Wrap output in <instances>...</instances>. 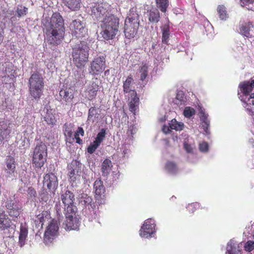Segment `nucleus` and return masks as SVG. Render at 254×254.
I'll use <instances>...</instances> for the list:
<instances>
[{
	"label": "nucleus",
	"mask_w": 254,
	"mask_h": 254,
	"mask_svg": "<svg viewBox=\"0 0 254 254\" xmlns=\"http://www.w3.org/2000/svg\"><path fill=\"white\" fill-rule=\"evenodd\" d=\"M90 8L93 20L101 23L102 37L106 40L114 39L119 31L120 19L112 13L111 5L107 2L95 3Z\"/></svg>",
	"instance_id": "obj_1"
},
{
	"label": "nucleus",
	"mask_w": 254,
	"mask_h": 254,
	"mask_svg": "<svg viewBox=\"0 0 254 254\" xmlns=\"http://www.w3.org/2000/svg\"><path fill=\"white\" fill-rule=\"evenodd\" d=\"M43 31L49 44L56 46L61 43L64 39L65 27L60 13H53L50 19L44 23Z\"/></svg>",
	"instance_id": "obj_2"
},
{
	"label": "nucleus",
	"mask_w": 254,
	"mask_h": 254,
	"mask_svg": "<svg viewBox=\"0 0 254 254\" xmlns=\"http://www.w3.org/2000/svg\"><path fill=\"white\" fill-rule=\"evenodd\" d=\"M90 48L86 42L80 41L72 48L71 57L74 65L83 68L88 62Z\"/></svg>",
	"instance_id": "obj_3"
},
{
	"label": "nucleus",
	"mask_w": 254,
	"mask_h": 254,
	"mask_svg": "<svg viewBox=\"0 0 254 254\" xmlns=\"http://www.w3.org/2000/svg\"><path fill=\"white\" fill-rule=\"evenodd\" d=\"M133 82L132 76L128 75L123 83V91L125 96L128 97L129 110L135 115L139 110L140 101L136 91L132 89Z\"/></svg>",
	"instance_id": "obj_4"
},
{
	"label": "nucleus",
	"mask_w": 254,
	"mask_h": 254,
	"mask_svg": "<svg viewBox=\"0 0 254 254\" xmlns=\"http://www.w3.org/2000/svg\"><path fill=\"white\" fill-rule=\"evenodd\" d=\"M45 83L44 79L38 71L32 73L28 80L29 92L35 100H39L43 95Z\"/></svg>",
	"instance_id": "obj_5"
},
{
	"label": "nucleus",
	"mask_w": 254,
	"mask_h": 254,
	"mask_svg": "<svg viewBox=\"0 0 254 254\" xmlns=\"http://www.w3.org/2000/svg\"><path fill=\"white\" fill-rule=\"evenodd\" d=\"M48 155L47 146L42 141L38 142L34 148L32 163L35 168L41 169L47 161Z\"/></svg>",
	"instance_id": "obj_6"
},
{
	"label": "nucleus",
	"mask_w": 254,
	"mask_h": 254,
	"mask_svg": "<svg viewBox=\"0 0 254 254\" xmlns=\"http://www.w3.org/2000/svg\"><path fill=\"white\" fill-rule=\"evenodd\" d=\"M238 88V97L243 103V105L248 102H250L251 99H254L253 88L249 80L240 82Z\"/></svg>",
	"instance_id": "obj_7"
},
{
	"label": "nucleus",
	"mask_w": 254,
	"mask_h": 254,
	"mask_svg": "<svg viewBox=\"0 0 254 254\" xmlns=\"http://www.w3.org/2000/svg\"><path fill=\"white\" fill-rule=\"evenodd\" d=\"M59 222L55 219H52L44 233L43 241L47 245L51 244L59 235Z\"/></svg>",
	"instance_id": "obj_8"
},
{
	"label": "nucleus",
	"mask_w": 254,
	"mask_h": 254,
	"mask_svg": "<svg viewBox=\"0 0 254 254\" xmlns=\"http://www.w3.org/2000/svg\"><path fill=\"white\" fill-rule=\"evenodd\" d=\"M106 67V59L103 56L94 58L90 63L89 73L92 75L100 74Z\"/></svg>",
	"instance_id": "obj_9"
},
{
	"label": "nucleus",
	"mask_w": 254,
	"mask_h": 254,
	"mask_svg": "<svg viewBox=\"0 0 254 254\" xmlns=\"http://www.w3.org/2000/svg\"><path fill=\"white\" fill-rule=\"evenodd\" d=\"M61 199L64 205L65 212L74 214L76 207L73 205L74 195L70 191L67 190L61 195Z\"/></svg>",
	"instance_id": "obj_10"
},
{
	"label": "nucleus",
	"mask_w": 254,
	"mask_h": 254,
	"mask_svg": "<svg viewBox=\"0 0 254 254\" xmlns=\"http://www.w3.org/2000/svg\"><path fill=\"white\" fill-rule=\"evenodd\" d=\"M69 28L72 36L77 38L84 37L87 32L83 22L79 19L73 20L70 24Z\"/></svg>",
	"instance_id": "obj_11"
},
{
	"label": "nucleus",
	"mask_w": 254,
	"mask_h": 254,
	"mask_svg": "<svg viewBox=\"0 0 254 254\" xmlns=\"http://www.w3.org/2000/svg\"><path fill=\"white\" fill-rule=\"evenodd\" d=\"M84 204L87 208L88 211L86 212L87 217L89 221H93L98 216V210L96 208L95 204L92 202V198L87 194H84L83 196Z\"/></svg>",
	"instance_id": "obj_12"
},
{
	"label": "nucleus",
	"mask_w": 254,
	"mask_h": 254,
	"mask_svg": "<svg viewBox=\"0 0 254 254\" xmlns=\"http://www.w3.org/2000/svg\"><path fill=\"white\" fill-rule=\"evenodd\" d=\"M254 24L252 21H244L240 23L237 31L242 36L249 39L254 37Z\"/></svg>",
	"instance_id": "obj_13"
},
{
	"label": "nucleus",
	"mask_w": 254,
	"mask_h": 254,
	"mask_svg": "<svg viewBox=\"0 0 254 254\" xmlns=\"http://www.w3.org/2000/svg\"><path fill=\"white\" fill-rule=\"evenodd\" d=\"M101 82L97 78H95L87 85L85 90V97L91 101L95 99L98 90L100 89Z\"/></svg>",
	"instance_id": "obj_14"
},
{
	"label": "nucleus",
	"mask_w": 254,
	"mask_h": 254,
	"mask_svg": "<svg viewBox=\"0 0 254 254\" xmlns=\"http://www.w3.org/2000/svg\"><path fill=\"white\" fill-rule=\"evenodd\" d=\"M68 176L70 182H75L80 178V164L76 160H73L68 166Z\"/></svg>",
	"instance_id": "obj_15"
},
{
	"label": "nucleus",
	"mask_w": 254,
	"mask_h": 254,
	"mask_svg": "<svg viewBox=\"0 0 254 254\" xmlns=\"http://www.w3.org/2000/svg\"><path fill=\"white\" fill-rule=\"evenodd\" d=\"M94 189L95 190V198L96 202L99 204H104L105 202V188L103 182L101 180H96L94 183Z\"/></svg>",
	"instance_id": "obj_16"
},
{
	"label": "nucleus",
	"mask_w": 254,
	"mask_h": 254,
	"mask_svg": "<svg viewBox=\"0 0 254 254\" xmlns=\"http://www.w3.org/2000/svg\"><path fill=\"white\" fill-rule=\"evenodd\" d=\"M43 187L47 188L49 191L54 193L58 186V178L52 173L46 174L43 179Z\"/></svg>",
	"instance_id": "obj_17"
},
{
	"label": "nucleus",
	"mask_w": 254,
	"mask_h": 254,
	"mask_svg": "<svg viewBox=\"0 0 254 254\" xmlns=\"http://www.w3.org/2000/svg\"><path fill=\"white\" fill-rule=\"evenodd\" d=\"M155 224L153 220L151 219L146 220L139 231L140 236L145 238L151 237L155 232Z\"/></svg>",
	"instance_id": "obj_18"
},
{
	"label": "nucleus",
	"mask_w": 254,
	"mask_h": 254,
	"mask_svg": "<svg viewBox=\"0 0 254 254\" xmlns=\"http://www.w3.org/2000/svg\"><path fill=\"white\" fill-rule=\"evenodd\" d=\"M66 220L64 223V229L66 230H75L78 229L80 222L79 219L75 216V212L74 214L65 212Z\"/></svg>",
	"instance_id": "obj_19"
},
{
	"label": "nucleus",
	"mask_w": 254,
	"mask_h": 254,
	"mask_svg": "<svg viewBox=\"0 0 254 254\" xmlns=\"http://www.w3.org/2000/svg\"><path fill=\"white\" fill-rule=\"evenodd\" d=\"M139 23L125 21L124 33L126 37L129 39L133 38L137 34Z\"/></svg>",
	"instance_id": "obj_20"
},
{
	"label": "nucleus",
	"mask_w": 254,
	"mask_h": 254,
	"mask_svg": "<svg viewBox=\"0 0 254 254\" xmlns=\"http://www.w3.org/2000/svg\"><path fill=\"white\" fill-rule=\"evenodd\" d=\"M5 207L9 216L12 218H17L20 214L21 207L18 204L12 200L7 201Z\"/></svg>",
	"instance_id": "obj_21"
},
{
	"label": "nucleus",
	"mask_w": 254,
	"mask_h": 254,
	"mask_svg": "<svg viewBox=\"0 0 254 254\" xmlns=\"http://www.w3.org/2000/svg\"><path fill=\"white\" fill-rule=\"evenodd\" d=\"M12 225V220L5 214L4 210L0 209V230H9Z\"/></svg>",
	"instance_id": "obj_22"
},
{
	"label": "nucleus",
	"mask_w": 254,
	"mask_h": 254,
	"mask_svg": "<svg viewBox=\"0 0 254 254\" xmlns=\"http://www.w3.org/2000/svg\"><path fill=\"white\" fill-rule=\"evenodd\" d=\"M56 115L55 110L47 108L46 114L44 117V121L48 125L53 127L56 125L57 122Z\"/></svg>",
	"instance_id": "obj_23"
},
{
	"label": "nucleus",
	"mask_w": 254,
	"mask_h": 254,
	"mask_svg": "<svg viewBox=\"0 0 254 254\" xmlns=\"http://www.w3.org/2000/svg\"><path fill=\"white\" fill-rule=\"evenodd\" d=\"M11 130L9 126L4 122H0V145L5 139L10 137Z\"/></svg>",
	"instance_id": "obj_24"
},
{
	"label": "nucleus",
	"mask_w": 254,
	"mask_h": 254,
	"mask_svg": "<svg viewBox=\"0 0 254 254\" xmlns=\"http://www.w3.org/2000/svg\"><path fill=\"white\" fill-rule=\"evenodd\" d=\"M5 171L9 175H12L15 172L16 162L13 157L8 155L5 160Z\"/></svg>",
	"instance_id": "obj_25"
},
{
	"label": "nucleus",
	"mask_w": 254,
	"mask_h": 254,
	"mask_svg": "<svg viewBox=\"0 0 254 254\" xmlns=\"http://www.w3.org/2000/svg\"><path fill=\"white\" fill-rule=\"evenodd\" d=\"M59 94L62 100L66 103H71L74 97L73 90L70 88L61 89Z\"/></svg>",
	"instance_id": "obj_26"
},
{
	"label": "nucleus",
	"mask_w": 254,
	"mask_h": 254,
	"mask_svg": "<svg viewBox=\"0 0 254 254\" xmlns=\"http://www.w3.org/2000/svg\"><path fill=\"white\" fill-rule=\"evenodd\" d=\"M64 5L72 11L79 10L81 5V0H62Z\"/></svg>",
	"instance_id": "obj_27"
},
{
	"label": "nucleus",
	"mask_w": 254,
	"mask_h": 254,
	"mask_svg": "<svg viewBox=\"0 0 254 254\" xmlns=\"http://www.w3.org/2000/svg\"><path fill=\"white\" fill-rule=\"evenodd\" d=\"M28 228L25 225L21 224L19 235V245L22 247L25 245V241L28 236Z\"/></svg>",
	"instance_id": "obj_28"
},
{
	"label": "nucleus",
	"mask_w": 254,
	"mask_h": 254,
	"mask_svg": "<svg viewBox=\"0 0 254 254\" xmlns=\"http://www.w3.org/2000/svg\"><path fill=\"white\" fill-rule=\"evenodd\" d=\"M147 16L149 21L151 23H157L160 19V14L157 8H152L148 11Z\"/></svg>",
	"instance_id": "obj_29"
},
{
	"label": "nucleus",
	"mask_w": 254,
	"mask_h": 254,
	"mask_svg": "<svg viewBox=\"0 0 254 254\" xmlns=\"http://www.w3.org/2000/svg\"><path fill=\"white\" fill-rule=\"evenodd\" d=\"M125 21L139 23V15L137 12L136 8L132 7L129 9Z\"/></svg>",
	"instance_id": "obj_30"
},
{
	"label": "nucleus",
	"mask_w": 254,
	"mask_h": 254,
	"mask_svg": "<svg viewBox=\"0 0 254 254\" xmlns=\"http://www.w3.org/2000/svg\"><path fill=\"white\" fill-rule=\"evenodd\" d=\"M112 167V162L109 159H105L101 165L102 176H107L110 173Z\"/></svg>",
	"instance_id": "obj_31"
},
{
	"label": "nucleus",
	"mask_w": 254,
	"mask_h": 254,
	"mask_svg": "<svg viewBox=\"0 0 254 254\" xmlns=\"http://www.w3.org/2000/svg\"><path fill=\"white\" fill-rule=\"evenodd\" d=\"M162 42L163 43L168 44L170 38V26L168 24H164L162 28Z\"/></svg>",
	"instance_id": "obj_32"
},
{
	"label": "nucleus",
	"mask_w": 254,
	"mask_h": 254,
	"mask_svg": "<svg viewBox=\"0 0 254 254\" xmlns=\"http://www.w3.org/2000/svg\"><path fill=\"white\" fill-rule=\"evenodd\" d=\"M157 9L162 12L165 13L169 6V0H155Z\"/></svg>",
	"instance_id": "obj_33"
},
{
	"label": "nucleus",
	"mask_w": 254,
	"mask_h": 254,
	"mask_svg": "<svg viewBox=\"0 0 254 254\" xmlns=\"http://www.w3.org/2000/svg\"><path fill=\"white\" fill-rule=\"evenodd\" d=\"M217 11L219 18L222 20H226L229 17L226 7L223 5H219L217 7Z\"/></svg>",
	"instance_id": "obj_34"
},
{
	"label": "nucleus",
	"mask_w": 254,
	"mask_h": 254,
	"mask_svg": "<svg viewBox=\"0 0 254 254\" xmlns=\"http://www.w3.org/2000/svg\"><path fill=\"white\" fill-rule=\"evenodd\" d=\"M138 71L140 74V80L142 81H144L148 76V65L146 63H143L142 65L139 67Z\"/></svg>",
	"instance_id": "obj_35"
},
{
	"label": "nucleus",
	"mask_w": 254,
	"mask_h": 254,
	"mask_svg": "<svg viewBox=\"0 0 254 254\" xmlns=\"http://www.w3.org/2000/svg\"><path fill=\"white\" fill-rule=\"evenodd\" d=\"M13 67L12 65H8V66L5 67L4 75L2 77L4 78V80H5L6 78H9L10 79H12L14 77L15 71L13 70Z\"/></svg>",
	"instance_id": "obj_36"
},
{
	"label": "nucleus",
	"mask_w": 254,
	"mask_h": 254,
	"mask_svg": "<svg viewBox=\"0 0 254 254\" xmlns=\"http://www.w3.org/2000/svg\"><path fill=\"white\" fill-rule=\"evenodd\" d=\"M72 127L73 125L71 123H65L64 125V135L69 138H71L72 136Z\"/></svg>",
	"instance_id": "obj_37"
},
{
	"label": "nucleus",
	"mask_w": 254,
	"mask_h": 254,
	"mask_svg": "<svg viewBox=\"0 0 254 254\" xmlns=\"http://www.w3.org/2000/svg\"><path fill=\"white\" fill-rule=\"evenodd\" d=\"M243 106L249 115L254 116V99H252L251 102H248Z\"/></svg>",
	"instance_id": "obj_38"
},
{
	"label": "nucleus",
	"mask_w": 254,
	"mask_h": 254,
	"mask_svg": "<svg viewBox=\"0 0 254 254\" xmlns=\"http://www.w3.org/2000/svg\"><path fill=\"white\" fill-rule=\"evenodd\" d=\"M186 101V97L183 92H178L177 94L175 103L179 106L183 105L185 104Z\"/></svg>",
	"instance_id": "obj_39"
},
{
	"label": "nucleus",
	"mask_w": 254,
	"mask_h": 254,
	"mask_svg": "<svg viewBox=\"0 0 254 254\" xmlns=\"http://www.w3.org/2000/svg\"><path fill=\"white\" fill-rule=\"evenodd\" d=\"M165 169L169 173L175 174L177 172L176 164L172 161H168L165 165Z\"/></svg>",
	"instance_id": "obj_40"
},
{
	"label": "nucleus",
	"mask_w": 254,
	"mask_h": 254,
	"mask_svg": "<svg viewBox=\"0 0 254 254\" xmlns=\"http://www.w3.org/2000/svg\"><path fill=\"white\" fill-rule=\"evenodd\" d=\"M171 129H175L176 130H181L183 129V124L178 123L175 119L172 120L169 124Z\"/></svg>",
	"instance_id": "obj_41"
},
{
	"label": "nucleus",
	"mask_w": 254,
	"mask_h": 254,
	"mask_svg": "<svg viewBox=\"0 0 254 254\" xmlns=\"http://www.w3.org/2000/svg\"><path fill=\"white\" fill-rule=\"evenodd\" d=\"M106 134V129L102 128L100 132L97 134L94 141L100 145L101 142L105 139Z\"/></svg>",
	"instance_id": "obj_42"
},
{
	"label": "nucleus",
	"mask_w": 254,
	"mask_h": 254,
	"mask_svg": "<svg viewBox=\"0 0 254 254\" xmlns=\"http://www.w3.org/2000/svg\"><path fill=\"white\" fill-rule=\"evenodd\" d=\"M16 12L17 16L20 18L27 14L28 12V8L22 5L18 6L16 8Z\"/></svg>",
	"instance_id": "obj_43"
},
{
	"label": "nucleus",
	"mask_w": 254,
	"mask_h": 254,
	"mask_svg": "<svg viewBox=\"0 0 254 254\" xmlns=\"http://www.w3.org/2000/svg\"><path fill=\"white\" fill-rule=\"evenodd\" d=\"M27 197L29 199H32L33 200L34 199L35 200L36 198L37 197V192L36 190L33 187H29L27 190Z\"/></svg>",
	"instance_id": "obj_44"
},
{
	"label": "nucleus",
	"mask_w": 254,
	"mask_h": 254,
	"mask_svg": "<svg viewBox=\"0 0 254 254\" xmlns=\"http://www.w3.org/2000/svg\"><path fill=\"white\" fill-rule=\"evenodd\" d=\"M195 110L190 107H187L185 108L184 111V115L185 117L190 118L193 115H195Z\"/></svg>",
	"instance_id": "obj_45"
},
{
	"label": "nucleus",
	"mask_w": 254,
	"mask_h": 254,
	"mask_svg": "<svg viewBox=\"0 0 254 254\" xmlns=\"http://www.w3.org/2000/svg\"><path fill=\"white\" fill-rule=\"evenodd\" d=\"M74 79L77 82H79L85 78L83 71L76 70L73 73Z\"/></svg>",
	"instance_id": "obj_46"
},
{
	"label": "nucleus",
	"mask_w": 254,
	"mask_h": 254,
	"mask_svg": "<svg viewBox=\"0 0 254 254\" xmlns=\"http://www.w3.org/2000/svg\"><path fill=\"white\" fill-rule=\"evenodd\" d=\"M99 146L100 144L94 141L93 142L91 143L87 147V152L89 154L93 153Z\"/></svg>",
	"instance_id": "obj_47"
},
{
	"label": "nucleus",
	"mask_w": 254,
	"mask_h": 254,
	"mask_svg": "<svg viewBox=\"0 0 254 254\" xmlns=\"http://www.w3.org/2000/svg\"><path fill=\"white\" fill-rule=\"evenodd\" d=\"M199 204L197 202L189 204L187 207V210L190 213H193L197 209Z\"/></svg>",
	"instance_id": "obj_48"
},
{
	"label": "nucleus",
	"mask_w": 254,
	"mask_h": 254,
	"mask_svg": "<svg viewBox=\"0 0 254 254\" xmlns=\"http://www.w3.org/2000/svg\"><path fill=\"white\" fill-rule=\"evenodd\" d=\"M246 251L251 252L254 249V241H248L245 245Z\"/></svg>",
	"instance_id": "obj_49"
},
{
	"label": "nucleus",
	"mask_w": 254,
	"mask_h": 254,
	"mask_svg": "<svg viewBox=\"0 0 254 254\" xmlns=\"http://www.w3.org/2000/svg\"><path fill=\"white\" fill-rule=\"evenodd\" d=\"M97 115L96 109L95 107H91L88 111V119L90 120L92 117H95Z\"/></svg>",
	"instance_id": "obj_50"
},
{
	"label": "nucleus",
	"mask_w": 254,
	"mask_h": 254,
	"mask_svg": "<svg viewBox=\"0 0 254 254\" xmlns=\"http://www.w3.org/2000/svg\"><path fill=\"white\" fill-rule=\"evenodd\" d=\"M199 148L201 152H207L208 150V144L206 142H202L199 144Z\"/></svg>",
	"instance_id": "obj_51"
},
{
	"label": "nucleus",
	"mask_w": 254,
	"mask_h": 254,
	"mask_svg": "<svg viewBox=\"0 0 254 254\" xmlns=\"http://www.w3.org/2000/svg\"><path fill=\"white\" fill-rule=\"evenodd\" d=\"M184 147L188 153H191L192 152V148L191 145L186 142L184 143Z\"/></svg>",
	"instance_id": "obj_52"
},
{
	"label": "nucleus",
	"mask_w": 254,
	"mask_h": 254,
	"mask_svg": "<svg viewBox=\"0 0 254 254\" xmlns=\"http://www.w3.org/2000/svg\"><path fill=\"white\" fill-rule=\"evenodd\" d=\"M254 0H241V3L243 6H248L250 4H253Z\"/></svg>",
	"instance_id": "obj_53"
},
{
	"label": "nucleus",
	"mask_w": 254,
	"mask_h": 254,
	"mask_svg": "<svg viewBox=\"0 0 254 254\" xmlns=\"http://www.w3.org/2000/svg\"><path fill=\"white\" fill-rule=\"evenodd\" d=\"M75 134H77L79 135L80 134L82 136H83L84 134V131L83 128L81 127H78L76 130V131L75 132Z\"/></svg>",
	"instance_id": "obj_54"
},
{
	"label": "nucleus",
	"mask_w": 254,
	"mask_h": 254,
	"mask_svg": "<svg viewBox=\"0 0 254 254\" xmlns=\"http://www.w3.org/2000/svg\"><path fill=\"white\" fill-rule=\"evenodd\" d=\"M44 217H45V213L44 212H42V213H41L37 216V219L39 220V221L40 222H43L45 221Z\"/></svg>",
	"instance_id": "obj_55"
},
{
	"label": "nucleus",
	"mask_w": 254,
	"mask_h": 254,
	"mask_svg": "<svg viewBox=\"0 0 254 254\" xmlns=\"http://www.w3.org/2000/svg\"><path fill=\"white\" fill-rule=\"evenodd\" d=\"M230 253V254H239L240 252L239 251H238L237 252L236 251L235 248L231 247L230 249H229L228 250Z\"/></svg>",
	"instance_id": "obj_56"
},
{
	"label": "nucleus",
	"mask_w": 254,
	"mask_h": 254,
	"mask_svg": "<svg viewBox=\"0 0 254 254\" xmlns=\"http://www.w3.org/2000/svg\"><path fill=\"white\" fill-rule=\"evenodd\" d=\"M202 121V122L203 124L202 125V126L204 127V128H207L209 126V120L207 119V118H206V119L203 120Z\"/></svg>",
	"instance_id": "obj_57"
},
{
	"label": "nucleus",
	"mask_w": 254,
	"mask_h": 254,
	"mask_svg": "<svg viewBox=\"0 0 254 254\" xmlns=\"http://www.w3.org/2000/svg\"><path fill=\"white\" fill-rule=\"evenodd\" d=\"M74 138L76 139V142L79 144H81L83 143V141L80 138L79 135L77 134H74Z\"/></svg>",
	"instance_id": "obj_58"
},
{
	"label": "nucleus",
	"mask_w": 254,
	"mask_h": 254,
	"mask_svg": "<svg viewBox=\"0 0 254 254\" xmlns=\"http://www.w3.org/2000/svg\"><path fill=\"white\" fill-rule=\"evenodd\" d=\"M134 129V127L133 125L132 126H130V127H129L127 131V135L129 136V135H132V134H133V130Z\"/></svg>",
	"instance_id": "obj_59"
},
{
	"label": "nucleus",
	"mask_w": 254,
	"mask_h": 254,
	"mask_svg": "<svg viewBox=\"0 0 254 254\" xmlns=\"http://www.w3.org/2000/svg\"><path fill=\"white\" fill-rule=\"evenodd\" d=\"M162 130L163 131V132H164L165 133H169L171 129L170 128V127L166 126H164L163 128H162Z\"/></svg>",
	"instance_id": "obj_60"
},
{
	"label": "nucleus",
	"mask_w": 254,
	"mask_h": 254,
	"mask_svg": "<svg viewBox=\"0 0 254 254\" xmlns=\"http://www.w3.org/2000/svg\"><path fill=\"white\" fill-rule=\"evenodd\" d=\"M200 114H201V117H200L201 120H204V119H206V118H207L208 115L205 114L204 112H201Z\"/></svg>",
	"instance_id": "obj_61"
},
{
	"label": "nucleus",
	"mask_w": 254,
	"mask_h": 254,
	"mask_svg": "<svg viewBox=\"0 0 254 254\" xmlns=\"http://www.w3.org/2000/svg\"><path fill=\"white\" fill-rule=\"evenodd\" d=\"M250 82V84H251L252 86L253 87V88L254 87V79L249 80Z\"/></svg>",
	"instance_id": "obj_62"
},
{
	"label": "nucleus",
	"mask_w": 254,
	"mask_h": 254,
	"mask_svg": "<svg viewBox=\"0 0 254 254\" xmlns=\"http://www.w3.org/2000/svg\"><path fill=\"white\" fill-rule=\"evenodd\" d=\"M15 18H15V17H14V16L11 17V18H10V20H11V21H13V20H14V19H15Z\"/></svg>",
	"instance_id": "obj_63"
},
{
	"label": "nucleus",
	"mask_w": 254,
	"mask_h": 254,
	"mask_svg": "<svg viewBox=\"0 0 254 254\" xmlns=\"http://www.w3.org/2000/svg\"><path fill=\"white\" fill-rule=\"evenodd\" d=\"M107 72H109V70H106V71H105V74H106V73Z\"/></svg>",
	"instance_id": "obj_64"
}]
</instances>
